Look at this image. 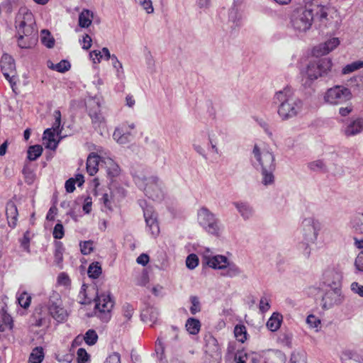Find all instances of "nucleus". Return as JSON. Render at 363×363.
I'll return each instance as SVG.
<instances>
[{"label":"nucleus","mask_w":363,"mask_h":363,"mask_svg":"<svg viewBox=\"0 0 363 363\" xmlns=\"http://www.w3.org/2000/svg\"><path fill=\"white\" fill-rule=\"evenodd\" d=\"M273 104L277 105V113L282 121L296 117L303 110V101L296 96L294 90L286 86L275 93Z\"/></svg>","instance_id":"nucleus-1"},{"label":"nucleus","mask_w":363,"mask_h":363,"mask_svg":"<svg viewBox=\"0 0 363 363\" xmlns=\"http://www.w3.org/2000/svg\"><path fill=\"white\" fill-rule=\"evenodd\" d=\"M303 2L314 9L315 21L320 26L339 28L342 23L341 16L334 6L328 4L327 0H303Z\"/></svg>","instance_id":"nucleus-2"},{"label":"nucleus","mask_w":363,"mask_h":363,"mask_svg":"<svg viewBox=\"0 0 363 363\" xmlns=\"http://www.w3.org/2000/svg\"><path fill=\"white\" fill-rule=\"evenodd\" d=\"M252 154L261 167L262 184L264 186L273 184L276 169L274 154L266 149L260 150L257 145L254 146Z\"/></svg>","instance_id":"nucleus-3"},{"label":"nucleus","mask_w":363,"mask_h":363,"mask_svg":"<svg viewBox=\"0 0 363 363\" xmlns=\"http://www.w3.org/2000/svg\"><path fill=\"white\" fill-rule=\"evenodd\" d=\"M315 21L314 9L304 4V6L294 9L291 13L290 23L295 32L304 33L312 26Z\"/></svg>","instance_id":"nucleus-4"},{"label":"nucleus","mask_w":363,"mask_h":363,"mask_svg":"<svg viewBox=\"0 0 363 363\" xmlns=\"http://www.w3.org/2000/svg\"><path fill=\"white\" fill-rule=\"evenodd\" d=\"M135 182L139 188L143 189L145 196L149 199L157 201H160L164 199V192L162 182L158 177L138 176L135 178Z\"/></svg>","instance_id":"nucleus-5"},{"label":"nucleus","mask_w":363,"mask_h":363,"mask_svg":"<svg viewBox=\"0 0 363 363\" xmlns=\"http://www.w3.org/2000/svg\"><path fill=\"white\" fill-rule=\"evenodd\" d=\"M197 220L208 234L219 236L221 231L220 221L207 207L202 206L198 210Z\"/></svg>","instance_id":"nucleus-6"},{"label":"nucleus","mask_w":363,"mask_h":363,"mask_svg":"<svg viewBox=\"0 0 363 363\" xmlns=\"http://www.w3.org/2000/svg\"><path fill=\"white\" fill-rule=\"evenodd\" d=\"M352 99L350 89L342 85H335L325 92L323 101L325 104L337 106L347 103Z\"/></svg>","instance_id":"nucleus-7"},{"label":"nucleus","mask_w":363,"mask_h":363,"mask_svg":"<svg viewBox=\"0 0 363 363\" xmlns=\"http://www.w3.org/2000/svg\"><path fill=\"white\" fill-rule=\"evenodd\" d=\"M332 66L333 62L330 58L310 62L306 67V76L312 82L318 77H326L330 72Z\"/></svg>","instance_id":"nucleus-8"},{"label":"nucleus","mask_w":363,"mask_h":363,"mask_svg":"<svg viewBox=\"0 0 363 363\" xmlns=\"http://www.w3.org/2000/svg\"><path fill=\"white\" fill-rule=\"evenodd\" d=\"M96 297L94 298L95 302V314L103 321L108 322L111 317V312L114 306V301L110 294H99L96 292Z\"/></svg>","instance_id":"nucleus-9"},{"label":"nucleus","mask_w":363,"mask_h":363,"mask_svg":"<svg viewBox=\"0 0 363 363\" xmlns=\"http://www.w3.org/2000/svg\"><path fill=\"white\" fill-rule=\"evenodd\" d=\"M48 308L49 313L56 321L63 323L67 320L69 314L62 306V301L58 293L53 291L50 296Z\"/></svg>","instance_id":"nucleus-10"},{"label":"nucleus","mask_w":363,"mask_h":363,"mask_svg":"<svg viewBox=\"0 0 363 363\" xmlns=\"http://www.w3.org/2000/svg\"><path fill=\"white\" fill-rule=\"evenodd\" d=\"M321 229L320 223L313 217L304 218L301 225V232L304 240L315 243Z\"/></svg>","instance_id":"nucleus-11"},{"label":"nucleus","mask_w":363,"mask_h":363,"mask_svg":"<svg viewBox=\"0 0 363 363\" xmlns=\"http://www.w3.org/2000/svg\"><path fill=\"white\" fill-rule=\"evenodd\" d=\"M0 65L4 76L9 81L13 91H15L17 76L13 58L9 54H4L1 58Z\"/></svg>","instance_id":"nucleus-12"},{"label":"nucleus","mask_w":363,"mask_h":363,"mask_svg":"<svg viewBox=\"0 0 363 363\" xmlns=\"http://www.w3.org/2000/svg\"><path fill=\"white\" fill-rule=\"evenodd\" d=\"M34 26L35 22L32 13L28 11H25L23 19L20 20L16 26L18 35H23L27 39L35 38L37 33Z\"/></svg>","instance_id":"nucleus-13"},{"label":"nucleus","mask_w":363,"mask_h":363,"mask_svg":"<svg viewBox=\"0 0 363 363\" xmlns=\"http://www.w3.org/2000/svg\"><path fill=\"white\" fill-rule=\"evenodd\" d=\"M344 299L345 297L342 294L340 287L330 288L322 297L321 306L323 309L328 310L334 306L341 304Z\"/></svg>","instance_id":"nucleus-14"},{"label":"nucleus","mask_w":363,"mask_h":363,"mask_svg":"<svg viewBox=\"0 0 363 363\" xmlns=\"http://www.w3.org/2000/svg\"><path fill=\"white\" fill-rule=\"evenodd\" d=\"M338 38H332L326 40L323 43H320L313 49V55L317 57L325 55L333 51L340 45Z\"/></svg>","instance_id":"nucleus-15"},{"label":"nucleus","mask_w":363,"mask_h":363,"mask_svg":"<svg viewBox=\"0 0 363 363\" xmlns=\"http://www.w3.org/2000/svg\"><path fill=\"white\" fill-rule=\"evenodd\" d=\"M143 214L147 227L150 231L152 235L155 237L158 235L160 233V228L156 213L152 211L151 207H147L143 209Z\"/></svg>","instance_id":"nucleus-16"},{"label":"nucleus","mask_w":363,"mask_h":363,"mask_svg":"<svg viewBox=\"0 0 363 363\" xmlns=\"http://www.w3.org/2000/svg\"><path fill=\"white\" fill-rule=\"evenodd\" d=\"M323 280L324 284L330 288L340 287L342 275L334 269H327L323 274Z\"/></svg>","instance_id":"nucleus-17"},{"label":"nucleus","mask_w":363,"mask_h":363,"mask_svg":"<svg viewBox=\"0 0 363 363\" xmlns=\"http://www.w3.org/2000/svg\"><path fill=\"white\" fill-rule=\"evenodd\" d=\"M101 106L98 101L92 99L89 101V116L91 118L92 123L100 125L104 121V117L101 113Z\"/></svg>","instance_id":"nucleus-18"},{"label":"nucleus","mask_w":363,"mask_h":363,"mask_svg":"<svg viewBox=\"0 0 363 363\" xmlns=\"http://www.w3.org/2000/svg\"><path fill=\"white\" fill-rule=\"evenodd\" d=\"M6 216L9 226L11 228H16L17 225L18 212L16 205L11 200L6 203Z\"/></svg>","instance_id":"nucleus-19"},{"label":"nucleus","mask_w":363,"mask_h":363,"mask_svg":"<svg viewBox=\"0 0 363 363\" xmlns=\"http://www.w3.org/2000/svg\"><path fill=\"white\" fill-rule=\"evenodd\" d=\"M363 130V119L356 118L351 120L343 130L344 134L347 137L354 136Z\"/></svg>","instance_id":"nucleus-20"},{"label":"nucleus","mask_w":363,"mask_h":363,"mask_svg":"<svg viewBox=\"0 0 363 363\" xmlns=\"http://www.w3.org/2000/svg\"><path fill=\"white\" fill-rule=\"evenodd\" d=\"M233 205L244 220L251 219L255 213L254 208L247 202L235 201Z\"/></svg>","instance_id":"nucleus-21"},{"label":"nucleus","mask_w":363,"mask_h":363,"mask_svg":"<svg viewBox=\"0 0 363 363\" xmlns=\"http://www.w3.org/2000/svg\"><path fill=\"white\" fill-rule=\"evenodd\" d=\"M205 262L213 269H225L228 262V258L223 255H216L213 257H204Z\"/></svg>","instance_id":"nucleus-22"},{"label":"nucleus","mask_w":363,"mask_h":363,"mask_svg":"<svg viewBox=\"0 0 363 363\" xmlns=\"http://www.w3.org/2000/svg\"><path fill=\"white\" fill-rule=\"evenodd\" d=\"M100 157L96 154L91 153L86 160V171L89 175H94L99 170Z\"/></svg>","instance_id":"nucleus-23"},{"label":"nucleus","mask_w":363,"mask_h":363,"mask_svg":"<svg viewBox=\"0 0 363 363\" xmlns=\"http://www.w3.org/2000/svg\"><path fill=\"white\" fill-rule=\"evenodd\" d=\"M94 18V13L86 9H84L79 15V26L83 28L89 27Z\"/></svg>","instance_id":"nucleus-24"},{"label":"nucleus","mask_w":363,"mask_h":363,"mask_svg":"<svg viewBox=\"0 0 363 363\" xmlns=\"http://www.w3.org/2000/svg\"><path fill=\"white\" fill-rule=\"evenodd\" d=\"M283 320V316L279 313L274 312L267 322V328L272 332L279 329Z\"/></svg>","instance_id":"nucleus-25"},{"label":"nucleus","mask_w":363,"mask_h":363,"mask_svg":"<svg viewBox=\"0 0 363 363\" xmlns=\"http://www.w3.org/2000/svg\"><path fill=\"white\" fill-rule=\"evenodd\" d=\"M56 131H54L52 129L48 128L44 131L43 133V140H47L46 147L55 150L58 145V141H56L55 138Z\"/></svg>","instance_id":"nucleus-26"},{"label":"nucleus","mask_w":363,"mask_h":363,"mask_svg":"<svg viewBox=\"0 0 363 363\" xmlns=\"http://www.w3.org/2000/svg\"><path fill=\"white\" fill-rule=\"evenodd\" d=\"M187 331L192 335H196L200 331L201 323L198 319L189 318L186 323Z\"/></svg>","instance_id":"nucleus-27"},{"label":"nucleus","mask_w":363,"mask_h":363,"mask_svg":"<svg viewBox=\"0 0 363 363\" xmlns=\"http://www.w3.org/2000/svg\"><path fill=\"white\" fill-rule=\"evenodd\" d=\"M44 359L43 349L41 347H36L29 357V363H41Z\"/></svg>","instance_id":"nucleus-28"},{"label":"nucleus","mask_w":363,"mask_h":363,"mask_svg":"<svg viewBox=\"0 0 363 363\" xmlns=\"http://www.w3.org/2000/svg\"><path fill=\"white\" fill-rule=\"evenodd\" d=\"M312 242H309L303 239L302 241L299 242L297 244V250L298 251L303 255L306 259H308L311 254V247Z\"/></svg>","instance_id":"nucleus-29"},{"label":"nucleus","mask_w":363,"mask_h":363,"mask_svg":"<svg viewBox=\"0 0 363 363\" xmlns=\"http://www.w3.org/2000/svg\"><path fill=\"white\" fill-rule=\"evenodd\" d=\"M107 168V174L110 177H115L119 175L121 169L119 166L110 158L105 162Z\"/></svg>","instance_id":"nucleus-30"},{"label":"nucleus","mask_w":363,"mask_h":363,"mask_svg":"<svg viewBox=\"0 0 363 363\" xmlns=\"http://www.w3.org/2000/svg\"><path fill=\"white\" fill-rule=\"evenodd\" d=\"M351 226L356 233L363 234V213L357 214L352 219Z\"/></svg>","instance_id":"nucleus-31"},{"label":"nucleus","mask_w":363,"mask_h":363,"mask_svg":"<svg viewBox=\"0 0 363 363\" xmlns=\"http://www.w3.org/2000/svg\"><path fill=\"white\" fill-rule=\"evenodd\" d=\"M43 150V149L40 145L30 146L28 150V159L30 161L36 160L42 155Z\"/></svg>","instance_id":"nucleus-32"},{"label":"nucleus","mask_w":363,"mask_h":363,"mask_svg":"<svg viewBox=\"0 0 363 363\" xmlns=\"http://www.w3.org/2000/svg\"><path fill=\"white\" fill-rule=\"evenodd\" d=\"M363 68V60H357L345 65L342 69V74H348Z\"/></svg>","instance_id":"nucleus-33"},{"label":"nucleus","mask_w":363,"mask_h":363,"mask_svg":"<svg viewBox=\"0 0 363 363\" xmlns=\"http://www.w3.org/2000/svg\"><path fill=\"white\" fill-rule=\"evenodd\" d=\"M41 41L42 43L48 48H53L55 45V39L51 36V34L48 30H42L41 33Z\"/></svg>","instance_id":"nucleus-34"},{"label":"nucleus","mask_w":363,"mask_h":363,"mask_svg":"<svg viewBox=\"0 0 363 363\" xmlns=\"http://www.w3.org/2000/svg\"><path fill=\"white\" fill-rule=\"evenodd\" d=\"M234 334L237 340L242 343L247 340V330L243 325H237L234 328Z\"/></svg>","instance_id":"nucleus-35"},{"label":"nucleus","mask_w":363,"mask_h":363,"mask_svg":"<svg viewBox=\"0 0 363 363\" xmlns=\"http://www.w3.org/2000/svg\"><path fill=\"white\" fill-rule=\"evenodd\" d=\"M102 272L101 264L99 262H92L88 268V275L93 279L98 278Z\"/></svg>","instance_id":"nucleus-36"},{"label":"nucleus","mask_w":363,"mask_h":363,"mask_svg":"<svg viewBox=\"0 0 363 363\" xmlns=\"http://www.w3.org/2000/svg\"><path fill=\"white\" fill-rule=\"evenodd\" d=\"M225 272L224 273V276L229 277H237L240 274L241 270L234 263L228 262Z\"/></svg>","instance_id":"nucleus-37"},{"label":"nucleus","mask_w":363,"mask_h":363,"mask_svg":"<svg viewBox=\"0 0 363 363\" xmlns=\"http://www.w3.org/2000/svg\"><path fill=\"white\" fill-rule=\"evenodd\" d=\"M228 18L229 21L233 22L235 27L239 26V22L241 19V14L235 6H232L230 9Z\"/></svg>","instance_id":"nucleus-38"},{"label":"nucleus","mask_w":363,"mask_h":363,"mask_svg":"<svg viewBox=\"0 0 363 363\" xmlns=\"http://www.w3.org/2000/svg\"><path fill=\"white\" fill-rule=\"evenodd\" d=\"M84 339L88 345H94L98 340V335L94 330L89 329L86 332Z\"/></svg>","instance_id":"nucleus-39"},{"label":"nucleus","mask_w":363,"mask_h":363,"mask_svg":"<svg viewBox=\"0 0 363 363\" xmlns=\"http://www.w3.org/2000/svg\"><path fill=\"white\" fill-rule=\"evenodd\" d=\"M308 167L313 172H325L326 166L321 160H315L308 164Z\"/></svg>","instance_id":"nucleus-40"},{"label":"nucleus","mask_w":363,"mask_h":363,"mask_svg":"<svg viewBox=\"0 0 363 363\" xmlns=\"http://www.w3.org/2000/svg\"><path fill=\"white\" fill-rule=\"evenodd\" d=\"M18 304L23 308L29 307L31 302V296L26 291L21 293L17 298Z\"/></svg>","instance_id":"nucleus-41"},{"label":"nucleus","mask_w":363,"mask_h":363,"mask_svg":"<svg viewBox=\"0 0 363 363\" xmlns=\"http://www.w3.org/2000/svg\"><path fill=\"white\" fill-rule=\"evenodd\" d=\"M21 247L23 248L26 252H30V231L27 230L24 233L23 237L19 240Z\"/></svg>","instance_id":"nucleus-42"},{"label":"nucleus","mask_w":363,"mask_h":363,"mask_svg":"<svg viewBox=\"0 0 363 363\" xmlns=\"http://www.w3.org/2000/svg\"><path fill=\"white\" fill-rule=\"evenodd\" d=\"M63 251L64 248L61 242H55V261L59 264L63 260Z\"/></svg>","instance_id":"nucleus-43"},{"label":"nucleus","mask_w":363,"mask_h":363,"mask_svg":"<svg viewBox=\"0 0 363 363\" xmlns=\"http://www.w3.org/2000/svg\"><path fill=\"white\" fill-rule=\"evenodd\" d=\"M70 63L67 60H62L57 64H55V67H50V69L56 70L61 73L68 71L70 69Z\"/></svg>","instance_id":"nucleus-44"},{"label":"nucleus","mask_w":363,"mask_h":363,"mask_svg":"<svg viewBox=\"0 0 363 363\" xmlns=\"http://www.w3.org/2000/svg\"><path fill=\"white\" fill-rule=\"evenodd\" d=\"M190 301L191 303V306L190 307L191 313L195 315L200 312L201 307L199 298L196 296H191L190 297Z\"/></svg>","instance_id":"nucleus-45"},{"label":"nucleus","mask_w":363,"mask_h":363,"mask_svg":"<svg viewBox=\"0 0 363 363\" xmlns=\"http://www.w3.org/2000/svg\"><path fill=\"white\" fill-rule=\"evenodd\" d=\"M208 143L210 145L211 150L216 154H218V148L217 147V145L218 143V137L216 133H208Z\"/></svg>","instance_id":"nucleus-46"},{"label":"nucleus","mask_w":363,"mask_h":363,"mask_svg":"<svg viewBox=\"0 0 363 363\" xmlns=\"http://www.w3.org/2000/svg\"><path fill=\"white\" fill-rule=\"evenodd\" d=\"M54 116L55 118V122L50 129H52L54 131H56L57 134H60L62 131V128H60L61 124V113L59 110H56L54 112Z\"/></svg>","instance_id":"nucleus-47"},{"label":"nucleus","mask_w":363,"mask_h":363,"mask_svg":"<svg viewBox=\"0 0 363 363\" xmlns=\"http://www.w3.org/2000/svg\"><path fill=\"white\" fill-rule=\"evenodd\" d=\"M199 264V258L195 254H190L186 259V265L189 269H195Z\"/></svg>","instance_id":"nucleus-48"},{"label":"nucleus","mask_w":363,"mask_h":363,"mask_svg":"<svg viewBox=\"0 0 363 363\" xmlns=\"http://www.w3.org/2000/svg\"><path fill=\"white\" fill-rule=\"evenodd\" d=\"M290 363H306V357L304 352H294L291 354Z\"/></svg>","instance_id":"nucleus-49"},{"label":"nucleus","mask_w":363,"mask_h":363,"mask_svg":"<svg viewBox=\"0 0 363 363\" xmlns=\"http://www.w3.org/2000/svg\"><path fill=\"white\" fill-rule=\"evenodd\" d=\"M306 323L311 328H315L316 331H318L321 322L319 318L311 314L308 315Z\"/></svg>","instance_id":"nucleus-50"},{"label":"nucleus","mask_w":363,"mask_h":363,"mask_svg":"<svg viewBox=\"0 0 363 363\" xmlns=\"http://www.w3.org/2000/svg\"><path fill=\"white\" fill-rule=\"evenodd\" d=\"M79 245L81 252L84 255H89L93 251V242L91 240L81 242Z\"/></svg>","instance_id":"nucleus-51"},{"label":"nucleus","mask_w":363,"mask_h":363,"mask_svg":"<svg viewBox=\"0 0 363 363\" xmlns=\"http://www.w3.org/2000/svg\"><path fill=\"white\" fill-rule=\"evenodd\" d=\"M64 235H65L64 227H63L62 224L60 222H59L54 227L52 235H53L54 238L60 240L64 237Z\"/></svg>","instance_id":"nucleus-52"},{"label":"nucleus","mask_w":363,"mask_h":363,"mask_svg":"<svg viewBox=\"0 0 363 363\" xmlns=\"http://www.w3.org/2000/svg\"><path fill=\"white\" fill-rule=\"evenodd\" d=\"M293 335L291 333H282L279 337L280 342L288 347H291Z\"/></svg>","instance_id":"nucleus-53"},{"label":"nucleus","mask_w":363,"mask_h":363,"mask_svg":"<svg viewBox=\"0 0 363 363\" xmlns=\"http://www.w3.org/2000/svg\"><path fill=\"white\" fill-rule=\"evenodd\" d=\"M77 363H86L89 359V355L84 348H79L77 352Z\"/></svg>","instance_id":"nucleus-54"},{"label":"nucleus","mask_w":363,"mask_h":363,"mask_svg":"<svg viewBox=\"0 0 363 363\" xmlns=\"http://www.w3.org/2000/svg\"><path fill=\"white\" fill-rule=\"evenodd\" d=\"M134 308L132 305L128 303H125L123 306V314L127 320H130L133 314Z\"/></svg>","instance_id":"nucleus-55"},{"label":"nucleus","mask_w":363,"mask_h":363,"mask_svg":"<svg viewBox=\"0 0 363 363\" xmlns=\"http://www.w3.org/2000/svg\"><path fill=\"white\" fill-rule=\"evenodd\" d=\"M259 308L262 313H265L270 308L269 301L267 297L263 296L260 298Z\"/></svg>","instance_id":"nucleus-56"},{"label":"nucleus","mask_w":363,"mask_h":363,"mask_svg":"<svg viewBox=\"0 0 363 363\" xmlns=\"http://www.w3.org/2000/svg\"><path fill=\"white\" fill-rule=\"evenodd\" d=\"M31 39H27L23 35H19L18 45L21 48H29L31 46Z\"/></svg>","instance_id":"nucleus-57"},{"label":"nucleus","mask_w":363,"mask_h":363,"mask_svg":"<svg viewBox=\"0 0 363 363\" xmlns=\"http://www.w3.org/2000/svg\"><path fill=\"white\" fill-rule=\"evenodd\" d=\"M140 4L147 13H152L154 11L152 2L151 0H140Z\"/></svg>","instance_id":"nucleus-58"},{"label":"nucleus","mask_w":363,"mask_h":363,"mask_svg":"<svg viewBox=\"0 0 363 363\" xmlns=\"http://www.w3.org/2000/svg\"><path fill=\"white\" fill-rule=\"evenodd\" d=\"M351 290L358 294L360 297L363 298V285L359 284V283L354 281L351 284Z\"/></svg>","instance_id":"nucleus-59"},{"label":"nucleus","mask_w":363,"mask_h":363,"mask_svg":"<svg viewBox=\"0 0 363 363\" xmlns=\"http://www.w3.org/2000/svg\"><path fill=\"white\" fill-rule=\"evenodd\" d=\"M354 266L359 272H363V252H359L357 255L355 262Z\"/></svg>","instance_id":"nucleus-60"},{"label":"nucleus","mask_w":363,"mask_h":363,"mask_svg":"<svg viewBox=\"0 0 363 363\" xmlns=\"http://www.w3.org/2000/svg\"><path fill=\"white\" fill-rule=\"evenodd\" d=\"M23 174L25 176L26 182L28 184H31L34 179V174L28 168L24 167L23 169Z\"/></svg>","instance_id":"nucleus-61"},{"label":"nucleus","mask_w":363,"mask_h":363,"mask_svg":"<svg viewBox=\"0 0 363 363\" xmlns=\"http://www.w3.org/2000/svg\"><path fill=\"white\" fill-rule=\"evenodd\" d=\"M353 111V106L351 103H347V106L340 107L339 108V113L341 116H347Z\"/></svg>","instance_id":"nucleus-62"},{"label":"nucleus","mask_w":363,"mask_h":363,"mask_svg":"<svg viewBox=\"0 0 363 363\" xmlns=\"http://www.w3.org/2000/svg\"><path fill=\"white\" fill-rule=\"evenodd\" d=\"M89 56L91 58L94 63L100 62L103 55L100 50H93L89 53Z\"/></svg>","instance_id":"nucleus-63"},{"label":"nucleus","mask_w":363,"mask_h":363,"mask_svg":"<svg viewBox=\"0 0 363 363\" xmlns=\"http://www.w3.org/2000/svg\"><path fill=\"white\" fill-rule=\"evenodd\" d=\"M104 363H121V356L117 352L110 354Z\"/></svg>","instance_id":"nucleus-64"}]
</instances>
